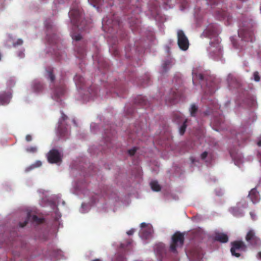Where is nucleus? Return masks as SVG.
Listing matches in <instances>:
<instances>
[{
	"mask_svg": "<svg viewBox=\"0 0 261 261\" xmlns=\"http://www.w3.org/2000/svg\"><path fill=\"white\" fill-rule=\"evenodd\" d=\"M41 162L39 161H38L34 164L31 165V166L25 169V171L29 172L36 167H40L41 165Z\"/></svg>",
	"mask_w": 261,
	"mask_h": 261,
	"instance_id": "cd10ccee",
	"label": "nucleus"
},
{
	"mask_svg": "<svg viewBox=\"0 0 261 261\" xmlns=\"http://www.w3.org/2000/svg\"><path fill=\"white\" fill-rule=\"evenodd\" d=\"M214 239L215 241L222 243H225L228 241V237L227 235L221 232L216 233L214 237Z\"/></svg>",
	"mask_w": 261,
	"mask_h": 261,
	"instance_id": "dca6fc26",
	"label": "nucleus"
},
{
	"mask_svg": "<svg viewBox=\"0 0 261 261\" xmlns=\"http://www.w3.org/2000/svg\"><path fill=\"white\" fill-rule=\"evenodd\" d=\"M229 212L236 217H242L243 216L242 210L238 206L231 207L229 209Z\"/></svg>",
	"mask_w": 261,
	"mask_h": 261,
	"instance_id": "f3484780",
	"label": "nucleus"
},
{
	"mask_svg": "<svg viewBox=\"0 0 261 261\" xmlns=\"http://www.w3.org/2000/svg\"><path fill=\"white\" fill-rule=\"evenodd\" d=\"M77 54L79 55V57L82 58L85 55V50L83 48H76Z\"/></svg>",
	"mask_w": 261,
	"mask_h": 261,
	"instance_id": "7c9ffc66",
	"label": "nucleus"
},
{
	"mask_svg": "<svg viewBox=\"0 0 261 261\" xmlns=\"http://www.w3.org/2000/svg\"><path fill=\"white\" fill-rule=\"evenodd\" d=\"M11 97V94L9 92H2L0 93V105H4L8 104Z\"/></svg>",
	"mask_w": 261,
	"mask_h": 261,
	"instance_id": "4468645a",
	"label": "nucleus"
},
{
	"mask_svg": "<svg viewBox=\"0 0 261 261\" xmlns=\"http://www.w3.org/2000/svg\"><path fill=\"white\" fill-rule=\"evenodd\" d=\"M73 39L76 41H79L82 39V36L80 34H76L72 36Z\"/></svg>",
	"mask_w": 261,
	"mask_h": 261,
	"instance_id": "c9c22d12",
	"label": "nucleus"
},
{
	"mask_svg": "<svg viewBox=\"0 0 261 261\" xmlns=\"http://www.w3.org/2000/svg\"><path fill=\"white\" fill-rule=\"evenodd\" d=\"M47 160L49 163L57 164L62 161V156L58 150L53 149L50 150L47 155Z\"/></svg>",
	"mask_w": 261,
	"mask_h": 261,
	"instance_id": "0eeeda50",
	"label": "nucleus"
},
{
	"mask_svg": "<svg viewBox=\"0 0 261 261\" xmlns=\"http://www.w3.org/2000/svg\"><path fill=\"white\" fill-rule=\"evenodd\" d=\"M172 61L171 59L166 60L162 64L163 71L166 72L168 68L171 66Z\"/></svg>",
	"mask_w": 261,
	"mask_h": 261,
	"instance_id": "5701e85b",
	"label": "nucleus"
},
{
	"mask_svg": "<svg viewBox=\"0 0 261 261\" xmlns=\"http://www.w3.org/2000/svg\"><path fill=\"white\" fill-rule=\"evenodd\" d=\"M190 115L192 117H195L198 111V107L195 104H192L190 109Z\"/></svg>",
	"mask_w": 261,
	"mask_h": 261,
	"instance_id": "bb28decb",
	"label": "nucleus"
},
{
	"mask_svg": "<svg viewBox=\"0 0 261 261\" xmlns=\"http://www.w3.org/2000/svg\"><path fill=\"white\" fill-rule=\"evenodd\" d=\"M134 230L132 229L129 230V231H128L127 232V234L129 236L132 235L134 233Z\"/></svg>",
	"mask_w": 261,
	"mask_h": 261,
	"instance_id": "79ce46f5",
	"label": "nucleus"
},
{
	"mask_svg": "<svg viewBox=\"0 0 261 261\" xmlns=\"http://www.w3.org/2000/svg\"><path fill=\"white\" fill-rule=\"evenodd\" d=\"M43 88V85L39 82H35L33 85V89L36 92H40Z\"/></svg>",
	"mask_w": 261,
	"mask_h": 261,
	"instance_id": "393cba45",
	"label": "nucleus"
},
{
	"mask_svg": "<svg viewBox=\"0 0 261 261\" xmlns=\"http://www.w3.org/2000/svg\"><path fill=\"white\" fill-rule=\"evenodd\" d=\"M55 94L58 98L65 93V88L63 86L57 88L55 90Z\"/></svg>",
	"mask_w": 261,
	"mask_h": 261,
	"instance_id": "b1692460",
	"label": "nucleus"
},
{
	"mask_svg": "<svg viewBox=\"0 0 261 261\" xmlns=\"http://www.w3.org/2000/svg\"><path fill=\"white\" fill-rule=\"evenodd\" d=\"M113 261H126V258L123 254H118L116 255L115 258Z\"/></svg>",
	"mask_w": 261,
	"mask_h": 261,
	"instance_id": "c85d7f7f",
	"label": "nucleus"
},
{
	"mask_svg": "<svg viewBox=\"0 0 261 261\" xmlns=\"http://www.w3.org/2000/svg\"><path fill=\"white\" fill-rule=\"evenodd\" d=\"M218 15H220L222 18L224 19L228 16L227 13L224 11L222 12H219Z\"/></svg>",
	"mask_w": 261,
	"mask_h": 261,
	"instance_id": "72a5a7b5",
	"label": "nucleus"
},
{
	"mask_svg": "<svg viewBox=\"0 0 261 261\" xmlns=\"http://www.w3.org/2000/svg\"><path fill=\"white\" fill-rule=\"evenodd\" d=\"M220 1L221 0H210V3L211 5H217Z\"/></svg>",
	"mask_w": 261,
	"mask_h": 261,
	"instance_id": "4c0bfd02",
	"label": "nucleus"
},
{
	"mask_svg": "<svg viewBox=\"0 0 261 261\" xmlns=\"http://www.w3.org/2000/svg\"><path fill=\"white\" fill-rule=\"evenodd\" d=\"M245 239L251 246H258L261 245V239L257 237L253 230H250L247 232Z\"/></svg>",
	"mask_w": 261,
	"mask_h": 261,
	"instance_id": "39448f33",
	"label": "nucleus"
},
{
	"mask_svg": "<svg viewBox=\"0 0 261 261\" xmlns=\"http://www.w3.org/2000/svg\"><path fill=\"white\" fill-rule=\"evenodd\" d=\"M135 102L141 105H146L147 101L144 97L139 96L136 99Z\"/></svg>",
	"mask_w": 261,
	"mask_h": 261,
	"instance_id": "a878e982",
	"label": "nucleus"
},
{
	"mask_svg": "<svg viewBox=\"0 0 261 261\" xmlns=\"http://www.w3.org/2000/svg\"><path fill=\"white\" fill-rule=\"evenodd\" d=\"M184 240L183 233L178 231L176 232L172 237V242L170 247V250L174 253H176L177 248L182 246Z\"/></svg>",
	"mask_w": 261,
	"mask_h": 261,
	"instance_id": "f03ea898",
	"label": "nucleus"
},
{
	"mask_svg": "<svg viewBox=\"0 0 261 261\" xmlns=\"http://www.w3.org/2000/svg\"><path fill=\"white\" fill-rule=\"evenodd\" d=\"M257 256V257L261 260V251L258 252Z\"/></svg>",
	"mask_w": 261,
	"mask_h": 261,
	"instance_id": "c03bdc74",
	"label": "nucleus"
},
{
	"mask_svg": "<svg viewBox=\"0 0 261 261\" xmlns=\"http://www.w3.org/2000/svg\"><path fill=\"white\" fill-rule=\"evenodd\" d=\"M137 149V147H134L132 149H129L128 150V153L131 156L134 155L135 154V153H136Z\"/></svg>",
	"mask_w": 261,
	"mask_h": 261,
	"instance_id": "f704fd0d",
	"label": "nucleus"
},
{
	"mask_svg": "<svg viewBox=\"0 0 261 261\" xmlns=\"http://www.w3.org/2000/svg\"><path fill=\"white\" fill-rule=\"evenodd\" d=\"M50 255L57 259H59L63 256V252L60 249H53L50 252Z\"/></svg>",
	"mask_w": 261,
	"mask_h": 261,
	"instance_id": "6ab92c4d",
	"label": "nucleus"
},
{
	"mask_svg": "<svg viewBox=\"0 0 261 261\" xmlns=\"http://www.w3.org/2000/svg\"><path fill=\"white\" fill-rule=\"evenodd\" d=\"M66 119H67V116L62 112L61 117L59 120L58 127V131L61 137L65 136L67 132V128L63 127V121Z\"/></svg>",
	"mask_w": 261,
	"mask_h": 261,
	"instance_id": "9b49d317",
	"label": "nucleus"
},
{
	"mask_svg": "<svg viewBox=\"0 0 261 261\" xmlns=\"http://www.w3.org/2000/svg\"><path fill=\"white\" fill-rule=\"evenodd\" d=\"M142 228L145 227L146 226V224L145 223H142L140 225Z\"/></svg>",
	"mask_w": 261,
	"mask_h": 261,
	"instance_id": "49530a36",
	"label": "nucleus"
},
{
	"mask_svg": "<svg viewBox=\"0 0 261 261\" xmlns=\"http://www.w3.org/2000/svg\"><path fill=\"white\" fill-rule=\"evenodd\" d=\"M180 94L177 90L172 89L170 92L169 96L166 98V103L167 105L174 104L180 98Z\"/></svg>",
	"mask_w": 261,
	"mask_h": 261,
	"instance_id": "9d476101",
	"label": "nucleus"
},
{
	"mask_svg": "<svg viewBox=\"0 0 261 261\" xmlns=\"http://www.w3.org/2000/svg\"><path fill=\"white\" fill-rule=\"evenodd\" d=\"M207 156V152L206 151H204L201 154V159L204 160L206 158Z\"/></svg>",
	"mask_w": 261,
	"mask_h": 261,
	"instance_id": "ea45409f",
	"label": "nucleus"
},
{
	"mask_svg": "<svg viewBox=\"0 0 261 261\" xmlns=\"http://www.w3.org/2000/svg\"><path fill=\"white\" fill-rule=\"evenodd\" d=\"M76 85L80 89L84 88L85 80L83 77L80 75H76L74 77Z\"/></svg>",
	"mask_w": 261,
	"mask_h": 261,
	"instance_id": "a211bd4d",
	"label": "nucleus"
},
{
	"mask_svg": "<svg viewBox=\"0 0 261 261\" xmlns=\"http://www.w3.org/2000/svg\"><path fill=\"white\" fill-rule=\"evenodd\" d=\"M250 215L252 218V219L254 220L255 219V215L252 212H250Z\"/></svg>",
	"mask_w": 261,
	"mask_h": 261,
	"instance_id": "37998d69",
	"label": "nucleus"
},
{
	"mask_svg": "<svg viewBox=\"0 0 261 261\" xmlns=\"http://www.w3.org/2000/svg\"><path fill=\"white\" fill-rule=\"evenodd\" d=\"M249 197L253 203H257L260 199L258 192L255 188L252 189L249 192Z\"/></svg>",
	"mask_w": 261,
	"mask_h": 261,
	"instance_id": "2eb2a0df",
	"label": "nucleus"
},
{
	"mask_svg": "<svg viewBox=\"0 0 261 261\" xmlns=\"http://www.w3.org/2000/svg\"><path fill=\"white\" fill-rule=\"evenodd\" d=\"M92 261H100V260L99 259H95L93 260Z\"/></svg>",
	"mask_w": 261,
	"mask_h": 261,
	"instance_id": "8fccbe9b",
	"label": "nucleus"
},
{
	"mask_svg": "<svg viewBox=\"0 0 261 261\" xmlns=\"http://www.w3.org/2000/svg\"><path fill=\"white\" fill-rule=\"evenodd\" d=\"M194 79H197L201 82L205 81L206 82V88L204 89V92L207 94L211 95L216 91V83L212 77H204L202 74L199 73L196 74Z\"/></svg>",
	"mask_w": 261,
	"mask_h": 261,
	"instance_id": "f257e3e1",
	"label": "nucleus"
},
{
	"mask_svg": "<svg viewBox=\"0 0 261 261\" xmlns=\"http://www.w3.org/2000/svg\"><path fill=\"white\" fill-rule=\"evenodd\" d=\"M177 43L179 48L186 50L189 47V40L182 30H178L177 32Z\"/></svg>",
	"mask_w": 261,
	"mask_h": 261,
	"instance_id": "423d86ee",
	"label": "nucleus"
},
{
	"mask_svg": "<svg viewBox=\"0 0 261 261\" xmlns=\"http://www.w3.org/2000/svg\"><path fill=\"white\" fill-rule=\"evenodd\" d=\"M25 150L29 153H35L37 151L38 149L36 146H30L27 147Z\"/></svg>",
	"mask_w": 261,
	"mask_h": 261,
	"instance_id": "c756f323",
	"label": "nucleus"
},
{
	"mask_svg": "<svg viewBox=\"0 0 261 261\" xmlns=\"http://www.w3.org/2000/svg\"><path fill=\"white\" fill-rule=\"evenodd\" d=\"M103 22H105L106 25H108L109 28H112L114 30L119 28L121 25L120 19L118 17L115 16H114V19L113 20H105V19H103Z\"/></svg>",
	"mask_w": 261,
	"mask_h": 261,
	"instance_id": "f8f14e48",
	"label": "nucleus"
},
{
	"mask_svg": "<svg viewBox=\"0 0 261 261\" xmlns=\"http://www.w3.org/2000/svg\"><path fill=\"white\" fill-rule=\"evenodd\" d=\"M238 35L245 41L252 42L254 38L252 30L246 28L240 29L238 31Z\"/></svg>",
	"mask_w": 261,
	"mask_h": 261,
	"instance_id": "6e6552de",
	"label": "nucleus"
},
{
	"mask_svg": "<svg viewBox=\"0 0 261 261\" xmlns=\"http://www.w3.org/2000/svg\"><path fill=\"white\" fill-rule=\"evenodd\" d=\"M111 140L109 138V137H107V138L105 139V141L106 143V145L108 147H110V145H109V141H111Z\"/></svg>",
	"mask_w": 261,
	"mask_h": 261,
	"instance_id": "a19ab883",
	"label": "nucleus"
},
{
	"mask_svg": "<svg viewBox=\"0 0 261 261\" xmlns=\"http://www.w3.org/2000/svg\"><path fill=\"white\" fill-rule=\"evenodd\" d=\"M141 84V85H142V86H144V85H145V84L144 83V82H142Z\"/></svg>",
	"mask_w": 261,
	"mask_h": 261,
	"instance_id": "3c124183",
	"label": "nucleus"
},
{
	"mask_svg": "<svg viewBox=\"0 0 261 261\" xmlns=\"http://www.w3.org/2000/svg\"><path fill=\"white\" fill-rule=\"evenodd\" d=\"M23 43V41L22 39H19L17 40V41L15 42V43H14V46H16V45H22Z\"/></svg>",
	"mask_w": 261,
	"mask_h": 261,
	"instance_id": "e433bc0d",
	"label": "nucleus"
},
{
	"mask_svg": "<svg viewBox=\"0 0 261 261\" xmlns=\"http://www.w3.org/2000/svg\"><path fill=\"white\" fill-rule=\"evenodd\" d=\"M25 140L27 141V142H30L32 140V137L31 135H27L26 136H25Z\"/></svg>",
	"mask_w": 261,
	"mask_h": 261,
	"instance_id": "58836bf2",
	"label": "nucleus"
},
{
	"mask_svg": "<svg viewBox=\"0 0 261 261\" xmlns=\"http://www.w3.org/2000/svg\"><path fill=\"white\" fill-rule=\"evenodd\" d=\"M173 120L176 121L177 123L179 122L183 121V124L179 128V132L181 135H184L186 131V129L187 128V123L188 122V119H185L182 116V115L179 113H175L173 115Z\"/></svg>",
	"mask_w": 261,
	"mask_h": 261,
	"instance_id": "1a4fd4ad",
	"label": "nucleus"
},
{
	"mask_svg": "<svg viewBox=\"0 0 261 261\" xmlns=\"http://www.w3.org/2000/svg\"><path fill=\"white\" fill-rule=\"evenodd\" d=\"M151 189L155 192H159L161 190V186L158 184V181L154 180L150 183Z\"/></svg>",
	"mask_w": 261,
	"mask_h": 261,
	"instance_id": "4be33fe9",
	"label": "nucleus"
},
{
	"mask_svg": "<svg viewBox=\"0 0 261 261\" xmlns=\"http://www.w3.org/2000/svg\"><path fill=\"white\" fill-rule=\"evenodd\" d=\"M257 144L258 146H261V139H259V140L257 141Z\"/></svg>",
	"mask_w": 261,
	"mask_h": 261,
	"instance_id": "a18cd8bd",
	"label": "nucleus"
},
{
	"mask_svg": "<svg viewBox=\"0 0 261 261\" xmlns=\"http://www.w3.org/2000/svg\"><path fill=\"white\" fill-rule=\"evenodd\" d=\"M53 69L51 67H49L46 70L47 78L51 82H53L55 80V76L53 74Z\"/></svg>",
	"mask_w": 261,
	"mask_h": 261,
	"instance_id": "412c9836",
	"label": "nucleus"
},
{
	"mask_svg": "<svg viewBox=\"0 0 261 261\" xmlns=\"http://www.w3.org/2000/svg\"><path fill=\"white\" fill-rule=\"evenodd\" d=\"M204 114H205V115H208V114H209V113H208V112H204Z\"/></svg>",
	"mask_w": 261,
	"mask_h": 261,
	"instance_id": "09e8293b",
	"label": "nucleus"
},
{
	"mask_svg": "<svg viewBox=\"0 0 261 261\" xmlns=\"http://www.w3.org/2000/svg\"><path fill=\"white\" fill-rule=\"evenodd\" d=\"M48 40L49 41H50V43H54L52 41L50 40V39L49 38H48Z\"/></svg>",
	"mask_w": 261,
	"mask_h": 261,
	"instance_id": "603ef678",
	"label": "nucleus"
},
{
	"mask_svg": "<svg viewBox=\"0 0 261 261\" xmlns=\"http://www.w3.org/2000/svg\"><path fill=\"white\" fill-rule=\"evenodd\" d=\"M31 219L33 222H35L37 224L42 223L44 221V219L43 218H39L36 215H33L32 216L29 213L28 214L27 218L25 221L23 223H19L20 227H23L25 226L27 224L28 221Z\"/></svg>",
	"mask_w": 261,
	"mask_h": 261,
	"instance_id": "ddd939ff",
	"label": "nucleus"
},
{
	"mask_svg": "<svg viewBox=\"0 0 261 261\" xmlns=\"http://www.w3.org/2000/svg\"><path fill=\"white\" fill-rule=\"evenodd\" d=\"M69 15L73 25L79 27L80 22L83 16L81 8L79 6L72 8L69 12Z\"/></svg>",
	"mask_w": 261,
	"mask_h": 261,
	"instance_id": "7ed1b4c3",
	"label": "nucleus"
},
{
	"mask_svg": "<svg viewBox=\"0 0 261 261\" xmlns=\"http://www.w3.org/2000/svg\"><path fill=\"white\" fill-rule=\"evenodd\" d=\"M254 80L256 82H259L260 81V76L259 75L258 72L257 71H255L253 73Z\"/></svg>",
	"mask_w": 261,
	"mask_h": 261,
	"instance_id": "473e14b6",
	"label": "nucleus"
},
{
	"mask_svg": "<svg viewBox=\"0 0 261 261\" xmlns=\"http://www.w3.org/2000/svg\"><path fill=\"white\" fill-rule=\"evenodd\" d=\"M146 77L147 79V80H146V83H147L149 81V77L148 76V75H146Z\"/></svg>",
	"mask_w": 261,
	"mask_h": 261,
	"instance_id": "de8ad7c7",
	"label": "nucleus"
},
{
	"mask_svg": "<svg viewBox=\"0 0 261 261\" xmlns=\"http://www.w3.org/2000/svg\"><path fill=\"white\" fill-rule=\"evenodd\" d=\"M231 245L230 252L231 254L237 257H239L241 256V252L245 251L246 249V245L241 241L232 242Z\"/></svg>",
	"mask_w": 261,
	"mask_h": 261,
	"instance_id": "20e7f679",
	"label": "nucleus"
},
{
	"mask_svg": "<svg viewBox=\"0 0 261 261\" xmlns=\"http://www.w3.org/2000/svg\"><path fill=\"white\" fill-rule=\"evenodd\" d=\"M88 1L93 7H96L100 3V0H88Z\"/></svg>",
	"mask_w": 261,
	"mask_h": 261,
	"instance_id": "2f4dec72",
	"label": "nucleus"
},
{
	"mask_svg": "<svg viewBox=\"0 0 261 261\" xmlns=\"http://www.w3.org/2000/svg\"><path fill=\"white\" fill-rule=\"evenodd\" d=\"M204 34L206 37L211 38L212 36L216 35V31L214 28H208L205 30Z\"/></svg>",
	"mask_w": 261,
	"mask_h": 261,
	"instance_id": "aec40b11",
	"label": "nucleus"
}]
</instances>
